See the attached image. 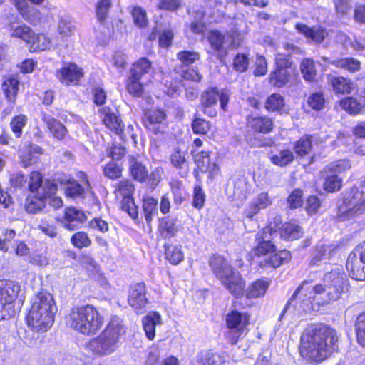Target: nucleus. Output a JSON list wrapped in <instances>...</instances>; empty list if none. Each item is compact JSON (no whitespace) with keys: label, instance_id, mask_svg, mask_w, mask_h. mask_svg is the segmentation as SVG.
Segmentation results:
<instances>
[{"label":"nucleus","instance_id":"19","mask_svg":"<svg viewBox=\"0 0 365 365\" xmlns=\"http://www.w3.org/2000/svg\"><path fill=\"white\" fill-rule=\"evenodd\" d=\"M84 75L83 68L71 61L63 63L56 72V76L59 82L67 86H79Z\"/></svg>","mask_w":365,"mask_h":365},{"label":"nucleus","instance_id":"31","mask_svg":"<svg viewBox=\"0 0 365 365\" xmlns=\"http://www.w3.org/2000/svg\"><path fill=\"white\" fill-rule=\"evenodd\" d=\"M272 200L267 192L259 193L257 198L249 203L243 211V216L250 220L257 215L261 210L266 209L270 206Z\"/></svg>","mask_w":365,"mask_h":365},{"label":"nucleus","instance_id":"43","mask_svg":"<svg viewBox=\"0 0 365 365\" xmlns=\"http://www.w3.org/2000/svg\"><path fill=\"white\" fill-rule=\"evenodd\" d=\"M10 31L11 37L19 38L24 41L28 45L29 48L31 45L34 38L35 37V32L33 29L24 24L16 26H11Z\"/></svg>","mask_w":365,"mask_h":365},{"label":"nucleus","instance_id":"8","mask_svg":"<svg viewBox=\"0 0 365 365\" xmlns=\"http://www.w3.org/2000/svg\"><path fill=\"white\" fill-rule=\"evenodd\" d=\"M230 98V94L227 91L220 90L217 86H209L201 92L198 107L205 115L214 118L218 114L217 110L218 101L221 110L226 112Z\"/></svg>","mask_w":365,"mask_h":365},{"label":"nucleus","instance_id":"9","mask_svg":"<svg viewBox=\"0 0 365 365\" xmlns=\"http://www.w3.org/2000/svg\"><path fill=\"white\" fill-rule=\"evenodd\" d=\"M135 186L130 179L124 178L115 185L113 194L116 200H120V208L127 213L137 225L141 223L138 206L135 202Z\"/></svg>","mask_w":365,"mask_h":365},{"label":"nucleus","instance_id":"40","mask_svg":"<svg viewBox=\"0 0 365 365\" xmlns=\"http://www.w3.org/2000/svg\"><path fill=\"white\" fill-rule=\"evenodd\" d=\"M163 248L165 259L170 264L176 266L184 260V252L180 245L165 243Z\"/></svg>","mask_w":365,"mask_h":365},{"label":"nucleus","instance_id":"35","mask_svg":"<svg viewBox=\"0 0 365 365\" xmlns=\"http://www.w3.org/2000/svg\"><path fill=\"white\" fill-rule=\"evenodd\" d=\"M42 120L46 125L50 136L59 141L64 140L68 136V130L66 127L58 120L52 116H44Z\"/></svg>","mask_w":365,"mask_h":365},{"label":"nucleus","instance_id":"33","mask_svg":"<svg viewBox=\"0 0 365 365\" xmlns=\"http://www.w3.org/2000/svg\"><path fill=\"white\" fill-rule=\"evenodd\" d=\"M20 81L16 75H9L4 78L1 90L4 98L10 103L15 104L19 91Z\"/></svg>","mask_w":365,"mask_h":365},{"label":"nucleus","instance_id":"64","mask_svg":"<svg viewBox=\"0 0 365 365\" xmlns=\"http://www.w3.org/2000/svg\"><path fill=\"white\" fill-rule=\"evenodd\" d=\"M354 329L357 342L365 347V311L357 316Z\"/></svg>","mask_w":365,"mask_h":365},{"label":"nucleus","instance_id":"10","mask_svg":"<svg viewBox=\"0 0 365 365\" xmlns=\"http://www.w3.org/2000/svg\"><path fill=\"white\" fill-rule=\"evenodd\" d=\"M58 185L51 180H46L39 195L27 196L25 200V210L29 213L36 214L46 207L48 201L52 202L56 207H61L63 201L56 197Z\"/></svg>","mask_w":365,"mask_h":365},{"label":"nucleus","instance_id":"29","mask_svg":"<svg viewBox=\"0 0 365 365\" xmlns=\"http://www.w3.org/2000/svg\"><path fill=\"white\" fill-rule=\"evenodd\" d=\"M346 268L352 279L357 281L365 280V261L353 250L348 256Z\"/></svg>","mask_w":365,"mask_h":365},{"label":"nucleus","instance_id":"63","mask_svg":"<svg viewBox=\"0 0 365 365\" xmlns=\"http://www.w3.org/2000/svg\"><path fill=\"white\" fill-rule=\"evenodd\" d=\"M304 192L301 188H294L287 197V204L290 210H296L302 207L304 203Z\"/></svg>","mask_w":365,"mask_h":365},{"label":"nucleus","instance_id":"48","mask_svg":"<svg viewBox=\"0 0 365 365\" xmlns=\"http://www.w3.org/2000/svg\"><path fill=\"white\" fill-rule=\"evenodd\" d=\"M312 135L309 134L300 137L294 143L293 148L295 154L300 158H304L309 154L312 150Z\"/></svg>","mask_w":365,"mask_h":365},{"label":"nucleus","instance_id":"44","mask_svg":"<svg viewBox=\"0 0 365 365\" xmlns=\"http://www.w3.org/2000/svg\"><path fill=\"white\" fill-rule=\"evenodd\" d=\"M299 69L302 78L306 82L315 83L317 81V70L313 59L303 58L300 62Z\"/></svg>","mask_w":365,"mask_h":365},{"label":"nucleus","instance_id":"60","mask_svg":"<svg viewBox=\"0 0 365 365\" xmlns=\"http://www.w3.org/2000/svg\"><path fill=\"white\" fill-rule=\"evenodd\" d=\"M112 0H98L96 4V16L98 22L104 24L112 7Z\"/></svg>","mask_w":365,"mask_h":365},{"label":"nucleus","instance_id":"38","mask_svg":"<svg viewBox=\"0 0 365 365\" xmlns=\"http://www.w3.org/2000/svg\"><path fill=\"white\" fill-rule=\"evenodd\" d=\"M269 287V281L264 278H259L249 284L245 289V297L247 299H254L265 295Z\"/></svg>","mask_w":365,"mask_h":365},{"label":"nucleus","instance_id":"5","mask_svg":"<svg viewBox=\"0 0 365 365\" xmlns=\"http://www.w3.org/2000/svg\"><path fill=\"white\" fill-rule=\"evenodd\" d=\"M126 328L117 317H113L100 334L91 341L96 353L104 356L113 352L121 336L125 334Z\"/></svg>","mask_w":365,"mask_h":365},{"label":"nucleus","instance_id":"34","mask_svg":"<svg viewBox=\"0 0 365 365\" xmlns=\"http://www.w3.org/2000/svg\"><path fill=\"white\" fill-rule=\"evenodd\" d=\"M255 245L252 247L250 251L251 257L260 258L265 256H269L272 252H274L276 245L271 240H265L264 235L257 233L255 235Z\"/></svg>","mask_w":365,"mask_h":365},{"label":"nucleus","instance_id":"4","mask_svg":"<svg viewBox=\"0 0 365 365\" xmlns=\"http://www.w3.org/2000/svg\"><path fill=\"white\" fill-rule=\"evenodd\" d=\"M57 307L53 296L46 290L38 292L31 301L25 321L26 325L36 332H46L53 324Z\"/></svg>","mask_w":365,"mask_h":365},{"label":"nucleus","instance_id":"50","mask_svg":"<svg viewBox=\"0 0 365 365\" xmlns=\"http://www.w3.org/2000/svg\"><path fill=\"white\" fill-rule=\"evenodd\" d=\"M170 163L176 170H182L189 167L186 153L180 146L175 147L170 154Z\"/></svg>","mask_w":365,"mask_h":365},{"label":"nucleus","instance_id":"57","mask_svg":"<svg viewBox=\"0 0 365 365\" xmlns=\"http://www.w3.org/2000/svg\"><path fill=\"white\" fill-rule=\"evenodd\" d=\"M206 202V193L201 185H195L192 193V207L200 211L205 206Z\"/></svg>","mask_w":365,"mask_h":365},{"label":"nucleus","instance_id":"25","mask_svg":"<svg viewBox=\"0 0 365 365\" xmlns=\"http://www.w3.org/2000/svg\"><path fill=\"white\" fill-rule=\"evenodd\" d=\"M180 78L175 81V85L170 84L167 88V93L169 96H173L177 93L181 86H183V83L193 82L200 83L202 80V75L199 71L197 67L186 66L185 68L182 69L180 74Z\"/></svg>","mask_w":365,"mask_h":365},{"label":"nucleus","instance_id":"28","mask_svg":"<svg viewBox=\"0 0 365 365\" xmlns=\"http://www.w3.org/2000/svg\"><path fill=\"white\" fill-rule=\"evenodd\" d=\"M208 264L212 274L219 280L235 268L227 259L219 253L212 254L208 259Z\"/></svg>","mask_w":365,"mask_h":365},{"label":"nucleus","instance_id":"14","mask_svg":"<svg viewBox=\"0 0 365 365\" xmlns=\"http://www.w3.org/2000/svg\"><path fill=\"white\" fill-rule=\"evenodd\" d=\"M289 54L278 53L275 55L273 70L269 76V83L277 88L284 87L292 79L294 71Z\"/></svg>","mask_w":365,"mask_h":365},{"label":"nucleus","instance_id":"12","mask_svg":"<svg viewBox=\"0 0 365 365\" xmlns=\"http://www.w3.org/2000/svg\"><path fill=\"white\" fill-rule=\"evenodd\" d=\"M263 230L268 232L270 236L275 234L279 235L280 239L285 241H294L302 238L304 230L297 220L291 219L283 222L281 215H277L269 220Z\"/></svg>","mask_w":365,"mask_h":365},{"label":"nucleus","instance_id":"21","mask_svg":"<svg viewBox=\"0 0 365 365\" xmlns=\"http://www.w3.org/2000/svg\"><path fill=\"white\" fill-rule=\"evenodd\" d=\"M45 0H13V4L18 14L23 19L31 24L41 23L42 21V14L38 9L31 6L29 2L34 5H41Z\"/></svg>","mask_w":365,"mask_h":365},{"label":"nucleus","instance_id":"41","mask_svg":"<svg viewBox=\"0 0 365 365\" xmlns=\"http://www.w3.org/2000/svg\"><path fill=\"white\" fill-rule=\"evenodd\" d=\"M158 231L163 240L175 237L178 231L177 220L170 217H162L158 227Z\"/></svg>","mask_w":365,"mask_h":365},{"label":"nucleus","instance_id":"1","mask_svg":"<svg viewBox=\"0 0 365 365\" xmlns=\"http://www.w3.org/2000/svg\"><path fill=\"white\" fill-rule=\"evenodd\" d=\"M339 339L338 331L331 325L310 324L300 336L299 354L307 363L317 365L338 351Z\"/></svg>","mask_w":365,"mask_h":365},{"label":"nucleus","instance_id":"56","mask_svg":"<svg viewBox=\"0 0 365 365\" xmlns=\"http://www.w3.org/2000/svg\"><path fill=\"white\" fill-rule=\"evenodd\" d=\"M343 185V180L338 175L333 174L327 176L323 182V190L327 193H334L339 191Z\"/></svg>","mask_w":365,"mask_h":365},{"label":"nucleus","instance_id":"13","mask_svg":"<svg viewBox=\"0 0 365 365\" xmlns=\"http://www.w3.org/2000/svg\"><path fill=\"white\" fill-rule=\"evenodd\" d=\"M20 290L18 282L0 280V321L10 319L16 315L15 302Z\"/></svg>","mask_w":365,"mask_h":365},{"label":"nucleus","instance_id":"20","mask_svg":"<svg viewBox=\"0 0 365 365\" xmlns=\"http://www.w3.org/2000/svg\"><path fill=\"white\" fill-rule=\"evenodd\" d=\"M147 286L144 282L129 286L128 303L138 314H143L149 301L147 297Z\"/></svg>","mask_w":365,"mask_h":365},{"label":"nucleus","instance_id":"46","mask_svg":"<svg viewBox=\"0 0 365 365\" xmlns=\"http://www.w3.org/2000/svg\"><path fill=\"white\" fill-rule=\"evenodd\" d=\"M284 106V98L279 93L270 94L264 102V108L269 113H282Z\"/></svg>","mask_w":365,"mask_h":365},{"label":"nucleus","instance_id":"24","mask_svg":"<svg viewBox=\"0 0 365 365\" xmlns=\"http://www.w3.org/2000/svg\"><path fill=\"white\" fill-rule=\"evenodd\" d=\"M292 257V255L289 250L287 249L277 250L276 247L274 252H272L267 257L258 263V267L262 270L269 268L276 269L289 262Z\"/></svg>","mask_w":365,"mask_h":365},{"label":"nucleus","instance_id":"61","mask_svg":"<svg viewBox=\"0 0 365 365\" xmlns=\"http://www.w3.org/2000/svg\"><path fill=\"white\" fill-rule=\"evenodd\" d=\"M70 241L71 245L78 250L88 247L92 243L88 234L85 231L75 232L71 237Z\"/></svg>","mask_w":365,"mask_h":365},{"label":"nucleus","instance_id":"22","mask_svg":"<svg viewBox=\"0 0 365 365\" xmlns=\"http://www.w3.org/2000/svg\"><path fill=\"white\" fill-rule=\"evenodd\" d=\"M219 281L235 298L239 299L245 294L246 282L241 273L235 269L230 270Z\"/></svg>","mask_w":365,"mask_h":365},{"label":"nucleus","instance_id":"32","mask_svg":"<svg viewBox=\"0 0 365 365\" xmlns=\"http://www.w3.org/2000/svg\"><path fill=\"white\" fill-rule=\"evenodd\" d=\"M86 219L87 217L83 211L74 207H68L64 210L62 222L66 230L73 231L77 229L78 225L86 222Z\"/></svg>","mask_w":365,"mask_h":365},{"label":"nucleus","instance_id":"18","mask_svg":"<svg viewBox=\"0 0 365 365\" xmlns=\"http://www.w3.org/2000/svg\"><path fill=\"white\" fill-rule=\"evenodd\" d=\"M342 202L348 215H359L365 212V193L356 186L351 187L349 192L343 194Z\"/></svg>","mask_w":365,"mask_h":365},{"label":"nucleus","instance_id":"37","mask_svg":"<svg viewBox=\"0 0 365 365\" xmlns=\"http://www.w3.org/2000/svg\"><path fill=\"white\" fill-rule=\"evenodd\" d=\"M207 41L210 48L218 53L217 58L222 60L227 54L224 50L225 43V36L217 29H211L207 35Z\"/></svg>","mask_w":365,"mask_h":365},{"label":"nucleus","instance_id":"55","mask_svg":"<svg viewBox=\"0 0 365 365\" xmlns=\"http://www.w3.org/2000/svg\"><path fill=\"white\" fill-rule=\"evenodd\" d=\"M123 165L114 160L108 161L103 168L105 177L112 180L120 179L123 175Z\"/></svg>","mask_w":365,"mask_h":365},{"label":"nucleus","instance_id":"52","mask_svg":"<svg viewBox=\"0 0 365 365\" xmlns=\"http://www.w3.org/2000/svg\"><path fill=\"white\" fill-rule=\"evenodd\" d=\"M272 164L279 167H286L294 160V153L289 149L281 150L279 154L269 157Z\"/></svg>","mask_w":365,"mask_h":365},{"label":"nucleus","instance_id":"2","mask_svg":"<svg viewBox=\"0 0 365 365\" xmlns=\"http://www.w3.org/2000/svg\"><path fill=\"white\" fill-rule=\"evenodd\" d=\"M67 328L84 336H94L105 324V317L99 308L92 304L71 307L64 316Z\"/></svg>","mask_w":365,"mask_h":365},{"label":"nucleus","instance_id":"58","mask_svg":"<svg viewBox=\"0 0 365 365\" xmlns=\"http://www.w3.org/2000/svg\"><path fill=\"white\" fill-rule=\"evenodd\" d=\"M130 14L136 26L142 29L148 25L147 12L143 7L138 5L133 6Z\"/></svg>","mask_w":365,"mask_h":365},{"label":"nucleus","instance_id":"53","mask_svg":"<svg viewBox=\"0 0 365 365\" xmlns=\"http://www.w3.org/2000/svg\"><path fill=\"white\" fill-rule=\"evenodd\" d=\"M52 45L51 40L43 33H35V37L29 46L30 52L46 51L51 48Z\"/></svg>","mask_w":365,"mask_h":365},{"label":"nucleus","instance_id":"45","mask_svg":"<svg viewBox=\"0 0 365 365\" xmlns=\"http://www.w3.org/2000/svg\"><path fill=\"white\" fill-rule=\"evenodd\" d=\"M331 63L336 68L346 71L351 73H356L361 68V61L353 57L339 58L334 59Z\"/></svg>","mask_w":365,"mask_h":365},{"label":"nucleus","instance_id":"7","mask_svg":"<svg viewBox=\"0 0 365 365\" xmlns=\"http://www.w3.org/2000/svg\"><path fill=\"white\" fill-rule=\"evenodd\" d=\"M153 63L147 57H140L133 61L125 79L127 92L133 98H142L145 93L143 77L150 73Z\"/></svg>","mask_w":365,"mask_h":365},{"label":"nucleus","instance_id":"39","mask_svg":"<svg viewBox=\"0 0 365 365\" xmlns=\"http://www.w3.org/2000/svg\"><path fill=\"white\" fill-rule=\"evenodd\" d=\"M143 330L149 340H153L155 336L157 324H161V316L157 311L150 312L142 319Z\"/></svg>","mask_w":365,"mask_h":365},{"label":"nucleus","instance_id":"42","mask_svg":"<svg viewBox=\"0 0 365 365\" xmlns=\"http://www.w3.org/2000/svg\"><path fill=\"white\" fill-rule=\"evenodd\" d=\"M142 209L146 223L150 226L153 216L157 214L158 200L153 196L145 195L141 199Z\"/></svg>","mask_w":365,"mask_h":365},{"label":"nucleus","instance_id":"30","mask_svg":"<svg viewBox=\"0 0 365 365\" xmlns=\"http://www.w3.org/2000/svg\"><path fill=\"white\" fill-rule=\"evenodd\" d=\"M329 83L331 91L336 96H348L351 94L356 88V85L349 78L344 76H336L331 77Z\"/></svg>","mask_w":365,"mask_h":365},{"label":"nucleus","instance_id":"49","mask_svg":"<svg viewBox=\"0 0 365 365\" xmlns=\"http://www.w3.org/2000/svg\"><path fill=\"white\" fill-rule=\"evenodd\" d=\"M342 109L351 115H357L364 109L365 106L360 101L353 96H346L339 102Z\"/></svg>","mask_w":365,"mask_h":365},{"label":"nucleus","instance_id":"11","mask_svg":"<svg viewBox=\"0 0 365 365\" xmlns=\"http://www.w3.org/2000/svg\"><path fill=\"white\" fill-rule=\"evenodd\" d=\"M251 314L247 312H240L233 309L225 317V327L227 329L226 338L229 343L235 345L242 335L247 334L251 324Z\"/></svg>","mask_w":365,"mask_h":365},{"label":"nucleus","instance_id":"47","mask_svg":"<svg viewBox=\"0 0 365 365\" xmlns=\"http://www.w3.org/2000/svg\"><path fill=\"white\" fill-rule=\"evenodd\" d=\"M191 129L195 135L205 136L211 131L212 123L198 113H195L191 121Z\"/></svg>","mask_w":365,"mask_h":365},{"label":"nucleus","instance_id":"27","mask_svg":"<svg viewBox=\"0 0 365 365\" xmlns=\"http://www.w3.org/2000/svg\"><path fill=\"white\" fill-rule=\"evenodd\" d=\"M294 28L307 40L317 43H322L328 34L326 29L321 25L309 26L305 24L297 22Z\"/></svg>","mask_w":365,"mask_h":365},{"label":"nucleus","instance_id":"51","mask_svg":"<svg viewBox=\"0 0 365 365\" xmlns=\"http://www.w3.org/2000/svg\"><path fill=\"white\" fill-rule=\"evenodd\" d=\"M28 123V117L26 114L19 113L14 115L9 122L11 131L16 138H20L23 135V130Z\"/></svg>","mask_w":365,"mask_h":365},{"label":"nucleus","instance_id":"15","mask_svg":"<svg viewBox=\"0 0 365 365\" xmlns=\"http://www.w3.org/2000/svg\"><path fill=\"white\" fill-rule=\"evenodd\" d=\"M212 150L208 149H202L200 151L190 150L195 164L193 175L196 180H201V173H207L208 178L210 180H213L220 173L219 165L212 160Z\"/></svg>","mask_w":365,"mask_h":365},{"label":"nucleus","instance_id":"54","mask_svg":"<svg viewBox=\"0 0 365 365\" xmlns=\"http://www.w3.org/2000/svg\"><path fill=\"white\" fill-rule=\"evenodd\" d=\"M177 60L181 63L180 68L190 66L200 59V54L195 51L182 50L176 53Z\"/></svg>","mask_w":365,"mask_h":365},{"label":"nucleus","instance_id":"59","mask_svg":"<svg viewBox=\"0 0 365 365\" xmlns=\"http://www.w3.org/2000/svg\"><path fill=\"white\" fill-rule=\"evenodd\" d=\"M307 103L311 109L315 111L322 110L326 104V99L322 91H316L311 93L307 99Z\"/></svg>","mask_w":365,"mask_h":365},{"label":"nucleus","instance_id":"26","mask_svg":"<svg viewBox=\"0 0 365 365\" xmlns=\"http://www.w3.org/2000/svg\"><path fill=\"white\" fill-rule=\"evenodd\" d=\"M128 172L130 178L136 182L143 183L150 178L146 165L140 160L139 155H130L128 157Z\"/></svg>","mask_w":365,"mask_h":365},{"label":"nucleus","instance_id":"23","mask_svg":"<svg viewBox=\"0 0 365 365\" xmlns=\"http://www.w3.org/2000/svg\"><path fill=\"white\" fill-rule=\"evenodd\" d=\"M99 113L102 124L104 125L110 133L123 138L124 136L125 124L120 115L113 112L109 106L101 108Z\"/></svg>","mask_w":365,"mask_h":365},{"label":"nucleus","instance_id":"3","mask_svg":"<svg viewBox=\"0 0 365 365\" xmlns=\"http://www.w3.org/2000/svg\"><path fill=\"white\" fill-rule=\"evenodd\" d=\"M67 328L84 336H94L105 324V317L99 308L92 304L71 307L64 316Z\"/></svg>","mask_w":365,"mask_h":365},{"label":"nucleus","instance_id":"17","mask_svg":"<svg viewBox=\"0 0 365 365\" xmlns=\"http://www.w3.org/2000/svg\"><path fill=\"white\" fill-rule=\"evenodd\" d=\"M276 125L274 119L267 115H249L246 117V129L253 135H267L273 133Z\"/></svg>","mask_w":365,"mask_h":365},{"label":"nucleus","instance_id":"62","mask_svg":"<svg viewBox=\"0 0 365 365\" xmlns=\"http://www.w3.org/2000/svg\"><path fill=\"white\" fill-rule=\"evenodd\" d=\"M250 59L248 54L239 52L235 55L232 59V69L237 73H245L248 70Z\"/></svg>","mask_w":365,"mask_h":365},{"label":"nucleus","instance_id":"16","mask_svg":"<svg viewBox=\"0 0 365 365\" xmlns=\"http://www.w3.org/2000/svg\"><path fill=\"white\" fill-rule=\"evenodd\" d=\"M167 113L163 108L151 107L143 110L141 122L154 135H163L167 127Z\"/></svg>","mask_w":365,"mask_h":365},{"label":"nucleus","instance_id":"36","mask_svg":"<svg viewBox=\"0 0 365 365\" xmlns=\"http://www.w3.org/2000/svg\"><path fill=\"white\" fill-rule=\"evenodd\" d=\"M53 181L60 185H66L65 193L66 196L72 198L83 197L84 187L78 182L73 178H68L65 174H61V177H56Z\"/></svg>","mask_w":365,"mask_h":365},{"label":"nucleus","instance_id":"6","mask_svg":"<svg viewBox=\"0 0 365 365\" xmlns=\"http://www.w3.org/2000/svg\"><path fill=\"white\" fill-rule=\"evenodd\" d=\"M324 284L313 287L316 294H323L322 304H328L339 299L344 292L348 290L349 282L343 272L332 269L326 273L323 278Z\"/></svg>","mask_w":365,"mask_h":365}]
</instances>
